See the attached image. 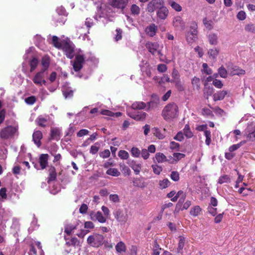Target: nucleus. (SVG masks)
I'll list each match as a JSON object with an SVG mask.
<instances>
[{
    "label": "nucleus",
    "mask_w": 255,
    "mask_h": 255,
    "mask_svg": "<svg viewBox=\"0 0 255 255\" xmlns=\"http://www.w3.org/2000/svg\"><path fill=\"white\" fill-rule=\"evenodd\" d=\"M0 196L1 198V200L3 201L7 198L6 189L5 188H1L0 189Z\"/></svg>",
    "instance_id": "nucleus-53"
},
{
    "label": "nucleus",
    "mask_w": 255,
    "mask_h": 255,
    "mask_svg": "<svg viewBox=\"0 0 255 255\" xmlns=\"http://www.w3.org/2000/svg\"><path fill=\"white\" fill-rule=\"evenodd\" d=\"M218 74L223 78H226L227 77L228 71L223 67L221 66L218 69Z\"/></svg>",
    "instance_id": "nucleus-43"
},
{
    "label": "nucleus",
    "mask_w": 255,
    "mask_h": 255,
    "mask_svg": "<svg viewBox=\"0 0 255 255\" xmlns=\"http://www.w3.org/2000/svg\"><path fill=\"white\" fill-rule=\"evenodd\" d=\"M145 47L148 51L153 55L161 57L162 56L161 50L162 46H160L157 42H147Z\"/></svg>",
    "instance_id": "nucleus-2"
},
{
    "label": "nucleus",
    "mask_w": 255,
    "mask_h": 255,
    "mask_svg": "<svg viewBox=\"0 0 255 255\" xmlns=\"http://www.w3.org/2000/svg\"><path fill=\"white\" fill-rule=\"evenodd\" d=\"M85 61V58L83 54L79 53L76 55L75 59L73 63V68L75 71H79L82 67Z\"/></svg>",
    "instance_id": "nucleus-10"
},
{
    "label": "nucleus",
    "mask_w": 255,
    "mask_h": 255,
    "mask_svg": "<svg viewBox=\"0 0 255 255\" xmlns=\"http://www.w3.org/2000/svg\"><path fill=\"white\" fill-rule=\"evenodd\" d=\"M52 43L56 47L60 48L62 47V44L60 42L59 39L56 36H53L52 37Z\"/></svg>",
    "instance_id": "nucleus-44"
},
{
    "label": "nucleus",
    "mask_w": 255,
    "mask_h": 255,
    "mask_svg": "<svg viewBox=\"0 0 255 255\" xmlns=\"http://www.w3.org/2000/svg\"><path fill=\"white\" fill-rule=\"evenodd\" d=\"M131 155L136 158H138L140 155V150L136 147H133L130 150Z\"/></svg>",
    "instance_id": "nucleus-46"
},
{
    "label": "nucleus",
    "mask_w": 255,
    "mask_h": 255,
    "mask_svg": "<svg viewBox=\"0 0 255 255\" xmlns=\"http://www.w3.org/2000/svg\"><path fill=\"white\" fill-rule=\"evenodd\" d=\"M101 114L103 115H106L110 117H118L122 115L121 112L114 113L108 110H103L101 111Z\"/></svg>",
    "instance_id": "nucleus-28"
},
{
    "label": "nucleus",
    "mask_w": 255,
    "mask_h": 255,
    "mask_svg": "<svg viewBox=\"0 0 255 255\" xmlns=\"http://www.w3.org/2000/svg\"><path fill=\"white\" fill-rule=\"evenodd\" d=\"M192 84L194 88L199 89L200 88V79L196 77H194L192 80Z\"/></svg>",
    "instance_id": "nucleus-50"
},
{
    "label": "nucleus",
    "mask_w": 255,
    "mask_h": 255,
    "mask_svg": "<svg viewBox=\"0 0 255 255\" xmlns=\"http://www.w3.org/2000/svg\"><path fill=\"white\" fill-rule=\"evenodd\" d=\"M128 115L136 121H142L145 119L146 114L141 111L128 112Z\"/></svg>",
    "instance_id": "nucleus-15"
},
{
    "label": "nucleus",
    "mask_w": 255,
    "mask_h": 255,
    "mask_svg": "<svg viewBox=\"0 0 255 255\" xmlns=\"http://www.w3.org/2000/svg\"><path fill=\"white\" fill-rule=\"evenodd\" d=\"M183 134L187 138H191L193 136V134L191 130H190V128L188 125H186L185 126V127L183 128Z\"/></svg>",
    "instance_id": "nucleus-38"
},
{
    "label": "nucleus",
    "mask_w": 255,
    "mask_h": 255,
    "mask_svg": "<svg viewBox=\"0 0 255 255\" xmlns=\"http://www.w3.org/2000/svg\"><path fill=\"white\" fill-rule=\"evenodd\" d=\"M202 67L203 68V72L206 73L208 75H210L212 73V71L211 68H210L208 64L207 63H203L202 65Z\"/></svg>",
    "instance_id": "nucleus-52"
},
{
    "label": "nucleus",
    "mask_w": 255,
    "mask_h": 255,
    "mask_svg": "<svg viewBox=\"0 0 255 255\" xmlns=\"http://www.w3.org/2000/svg\"><path fill=\"white\" fill-rule=\"evenodd\" d=\"M62 92L65 98H71L73 95V91L71 88L67 87L66 85L62 88Z\"/></svg>",
    "instance_id": "nucleus-26"
},
{
    "label": "nucleus",
    "mask_w": 255,
    "mask_h": 255,
    "mask_svg": "<svg viewBox=\"0 0 255 255\" xmlns=\"http://www.w3.org/2000/svg\"><path fill=\"white\" fill-rule=\"evenodd\" d=\"M47 75V73L43 71H40L36 73L32 78L33 83L39 86H41L43 85H45L46 81L44 78Z\"/></svg>",
    "instance_id": "nucleus-7"
},
{
    "label": "nucleus",
    "mask_w": 255,
    "mask_h": 255,
    "mask_svg": "<svg viewBox=\"0 0 255 255\" xmlns=\"http://www.w3.org/2000/svg\"><path fill=\"white\" fill-rule=\"evenodd\" d=\"M17 130L16 127L8 126L3 128L0 132V137L3 139H7L11 137Z\"/></svg>",
    "instance_id": "nucleus-8"
},
{
    "label": "nucleus",
    "mask_w": 255,
    "mask_h": 255,
    "mask_svg": "<svg viewBox=\"0 0 255 255\" xmlns=\"http://www.w3.org/2000/svg\"><path fill=\"white\" fill-rule=\"evenodd\" d=\"M184 156H185V154L183 153H181L177 152V153H174L173 154L174 159L176 161L183 158V157H184Z\"/></svg>",
    "instance_id": "nucleus-58"
},
{
    "label": "nucleus",
    "mask_w": 255,
    "mask_h": 255,
    "mask_svg": "<svg viewBox=\"0 0 255 255\" xmlns=\"http://www.w3.org/2000/svg\"><path fill=\"white\" fill-rule=\"evenodd\" d=\"M178 107L174 103L167 105L162 112V116L166 121L176 118L178 116Z\"/></svg>",
    "instance_id": "nucleus-1"
},
{
    "label": "nucleus",
    "mask_w": 255,
    "mask_h": 255,
    "mask_svg": "<svg viewBox=\"0 0 255 255\" xmlns=\"http://www.w3.org/2000/svg\"><path fill=\"white\" fill-rule=\"evenodd\" d=\"M133 184L134 186L139 188H144L146 184L142 178H136L133 181Z\"/></svg>",
    "instance_id": "nucleus-33"
},
{
    "label": "nucleus",
    "mask_w": 255,
    "mask_h": 255,
    "mask_svg": "<svg viewBox=\"0 0 255 255\" xmlns=\"http://www.w3.org/2000/svg\"><path fill=\"white\" fill-rule=\"evenodd\" d=\"M62 48L68 58L72 59L74 57L75 55L74 47L72 44L67 42L65 43L62 46Z\"/></svg>",
    "instance_id": "nucleus-12"
},
{
    "label": "nucleus",
    "mask_w": 255,
    "mask_h": 255,
    "mask_svg": "<svg viewBox=\"0 0 255 255\" xmlns=\"http://www.w3.org/2000/svg\"><path fill=\"white\" fill-rule=\"evenodd\" d=\"M237 17L240 20H245L246 18V13L244 11L241 10L238 13Z\"/></svg>",
    "instance_id": "nucleus-54"
},
{
    "label": "nucleus",
    "mask_w": 255,
    "mask_h": 255,
    "mask_svg": "<svg viewBox=\"0 0 255 255\" xmlns=\"http://www.w3.org/2000/svg\"><path fill=\"white\" fill-rule=\"evenodd\" d=\"M219 53V50L217 48L209 49L208 51V55L210 58L215 59Z\"/></svg>",
    "instance_id": "nucleus-27"
},
{
    "label": "nucleus",
    "mask_w": 255,
    "mask_h": 255,
    "mask_svg": "<svg viewBox=\"0 0 255 255\" xmlns=\"http://www.w3.org/2000/svg\"><path fill=\"white\" fill-rule=\"evenodd\" d=\"M172 77L173 80L171 81V82H175L176 81L180 80V75L178 71L174 69L172 71Z\"/></svg>",
    "instance_id": "nucleus-47"
},
{
    "label": "nucleus",
    "mask_w": 255,
    "mask_h": 255,
    "mask_svg": "<svg viewBox=\"0 0 255 255\" xmlns=\"http://www.w3.org/2000/svg\"><path fill=\"white\" fill-rule=\"evenodd\" d=\"M209 43L212 45H216L218 42L217 35L215 33H211L208 35Z\"/></svg>",
    "instance_id": "nucleus-39"
},
{
    "label": "nucleus",
    "mask_w": 255,
    "mask_h": 255,
    "mask_svg": "<svg viewBox=\"0 0 255 255\" xmlns=\"http://www.w3.org/2000/svg\"><path fill=\"white\" fill-rule=\"evenodd\" d=\"M197 24L195 22L191 23L190 30L187 33L186 39L189 43H192L197 38Z\"/></svg>",
    "instance_id": "nucleus-5"
},
{
    "label": "nucleus",
    "mask_w": 255,
    "mask_h": 255,
    "mask_svg": "<svg viewBox=\"0 0 255 255\" xmlns=\"http://www.w3.org/2000/svg\"><path fill=\"white\" fill-rule=\"evenodd\" d=\"M50 62V60L49 57L47 55L44 56L41 59V65L42 66V68L41 71H43L46 72L49 66Z\"/></svg>",
    "instance_id": "nucleus-23"
},
{
    "label": "nucleus",
    "mask_w": 255,
    "mask_h": 255,
    "mask_svg": "<svg viewBox=\"0 0 255 255\" xmlns=\"http://www.w3.org/2000/svg\"><path fill=\"white\" fill-rule=\"evenodd\" d=\"M130 167L136 174H138L141 171V164L135 161H132L130 164Z\"/></svg>",
    "instance_id": "nucleus-29"
},
{
    "label": "nucleus",
    "mask_w": 255,
    "mask_h": 255,
    "mask_svg": "<svg viewBox=\"0 0 255 255\" xmlns=\"http://www.w3.org/2000/svg\"><path fill=\"white\" fill-rule=\"evenodd\" d=\"M171 178L175 181H177L179 179V175L177 171H172L170 175Z\"/></svg>",
    "instance_id": "nucleus-56"
},
{
    "label": "nucleus",
    "mask_w": 255,
    "mask_h": 255,
    "mask_svg": "<svg viewBox=\"0 0 255 255\" xmlns=\"http://www.w3.org/2000/svg\"><path fill=\"white\" fill-rule=\"evenodd\" d=\"M88 209V207L87 204H82L81 206L80 207L79 209V212L81 214H86L87 212Z\"/></svg>",
    "instance_id": "nucleus-57"
},
{
    "label": "nucleus",
    "mask_w": 255,
    "mask_h": 255,
    "mask_svg": "<svg viewBox=\"0 0 255 255\" xmlns=\"http://www.w3.org/2000/svg\"><path fill=\"white\" fill-rule=\"evenodd\" d=\"M231 182V179L228 175H225L221 176L218 179V183L222 184L223 183H228Z\"/></svg>",
    "instance_id": "nucleus-40"
},
{
    "label": "nucleus",
    "mask_w": 255,
    "mask_h": 255,
    "mask_svg": "<svg viewBox=\"0 0 255 255\" xmlns=\"http://www.w3.org/2000/svg\"><path fill=\"white\" fill-rule=\"evenodd\" d=\"M164 5L163 0H151L147 5L146 10L148 12L152 13L155 10L159 9Z\"/></svg>",
    "instance_id": "nucleus-6"
},
{
    "label": "nucleus",
    "mask_w": 255,
    "mask_h": 255,
    "mask_svg": "<svg viewBox=\"0 0 255 255\" xmlns=\"http://www.w3.org/2000/svg\"><path fill=\"white\" fill-rule=\"evenodd\" d=\"M36 101V98L34 96L29 97L25 99V102L29 105L33 104Z\"/></svg>",
    "instance_id": "nucleus-63"
},
{
    "label": "nucleus",
    "mask_w": 255,
    "mask_h": 255,
    "mask_svg": "<svg viewBox=\"0 0 255 255\" xmlns=\"http://www.w3.org/2000/svg\"><path fill=\"white\" fill-rule=\"evenodd\" d=\"M244 136L246 137L248 141H255V122L248 124L247 127L244 130Z\"/></svg>",
    "instance_id": "nucleus-3"
},
{
    "label": "nucleus",
    "mask_w": 255,
    "mask_h": 255,
    "mask_svg": "<svg viewBox=\"0 0 255 255\" xmlns=\"http://www.w3.org/2000/svg\"><path fill=\"white\" fill-rule=\"evenodd\" d=\"M173 25L178 29L181 30L184 29V23L183 22L182 18L179 16H176L173 18Z\"/></svg>",
    "instance_id": "nucleus-20"
},
{
    "label": "nucleus",
    "mask_w": 255,
    "mask_h": 255,
    "mask_svg": "<svg viewBox=\"0 0 255 255\" xmlns=\"http://www.w3.org/2000/svg\"><path fill=\"white\" fill-rule=\"evenodd\" d=\"M213 84L216 88L219 89H221L223 86V84H222L221 81L217 79H215L214 80H213Z\"/></svg>",
    "instance_id": "nucleus-62"
},
{
    "label": "nucleus",
    "mask_w": 255,
    "mask_h": 255,
    "mask_svg": "<svg viewBox=\"0 0 255 255\" xmlns=\"http://www.w3.org/2000/svg\"><path fill=\"white\" fill-rule=\"evenodd\" d=\"M51 139L56 140L60 138V130L57 128H52L51 130Z\"/></svg>",
    "instance_id": "nucleus-30"
},
{
    "label": "nucleus",
    "mask_w": 255,
    "mask_h": 255,
    "mask_svg": "<svg viewBox=\"0 0 255 255\" xmlns=\"http://www.w3.org/2000/svg\"><path fill=\"white\" fill-rule=\"evenodd\" d=\"M168 13V9L164 5L157 10V17L160 19L164 20L167 18Z\"/></svg>",
    "instance_id": "nucleus-19"
},
{
    "label": "nucleus",
    "mask_w": 255,
    "mask_h": 255,
    "mask_svg": "<svg viewBox=\"0 0 255 255\" xmlns=\"http://www.w3.org/2000/svg\"><path fill=\"white\" fill-rule=\"evenodd\" d=\"M43 135L40 130H35L32 134V140L34 143L37 146L40 147L41 143V139L42 138Z\"/></svg>",
    "instance_id": "nucleus-16"
},
{
    "label": "nucleus",
    "mask_w": 255,
    "mask_h": 255,
    "mask_svg": "<svg viewBox=\"0 0 255 255\" xmlns=\"http://www.w3.org/2000/svg\"><path fill=\"white\" fill-rule=\"evenodd\" d=\"M201 212V208L199 206H195L191 209L190 213L191 216H198Z\"/></svg>",
    "instance_id": "nucleus-36"
},
{
    "label": "nucleus",
    "mask_w": 255,
    "mask_h": 255,
    "mask_svg": "<svg viewBox=\"0 0 255 255\" xmlns=\"http://www.w3.org/2000/svg\"><path fill=\"white\" fill-rule=\"evenodd\" d=\"M36 121L38 126L45 127L48 125V117L47 116H39Z\"/></svg>",
    "instance_id": "nucleus-24"
},
{
    "label": "nucleus",
    "mask_w": 255,
    "mask_h": 255,
    "mask_svg": "<svg viewBox=\"0 0 255 255\" xmlns=\"http://www.w3.org/2000/svg\"><path fill=\"white\" fill-rule=\"evenodd\" d=\"M208 212L213 216H215L217 214V208L215 207H212L209 206L208 207Z\"/></svg>",
    "instance_id": "nucleus-60"
},
{
    "label": "nucleus",
    "mask_w": 255,
    "mask_h": 255,
    "mask_svg": "<svg viewBox=\"0 0 255 255\" xmlns=\"http://www.w3.org/2000/svg\"><path fill=\"white\" fill-rule=\"evenodd\" d=\"M157 31V26L154 23H151L145 29L146 34L150 37H153Z\"/></svg>",
    "instance_id": "nucleus-17"
},
{
    "label": "nucleus",
    "mask_w": 255,
    "mask_h": 255,
    "mask_svg": "<svg viewBox=\"0 0 255 255\" xmlns=\"http://www.w3.org/2000/svg\"><path fill=\"white\" fill-rule=\"evenodd\" d=\"M113 214L117 221L122 224H125L128 220V214L121 209L115 210Z\"/></svg>",
    "instance_id": "nucleus-9"
},
{
    "label": "nucleus",
    "mask_w": 255,
    "mask_h": 255,
    "mask_svg": "<svg viewBox=\"0 0 255 255\" xmlns=\"http://www.w3.org/2000/svg\"><path fill=\"white\" fill-rule=\"evenodd\" d=\"M38 64V59L35 57L33 58L29 62L30 72L34 71L37 67Z\"/></svg>",
    "instance_id": "nucleus-42"
},
{
    "label": "nucleus",
    "mask_w": 255,
    "mask_h": 255,
    "mask_svg": "<svg viewBox=\"0 0 255 255\" xmlns=\"http://www.w3.org/2000/svg\"><path fill=\"white\" fill-rule=\"evenodd\" d=\"M152 168L154 173L157 175L159 174L162 171V168L157 165H152Z\"/></svg>",
    "instance_id": "nucleus-59"
},
{
    "label": "nucleus",
    "mask_w": 255,
    "mask_h": 255,
    "mask_svg": "<svg viewBox=\"0 0 255 255\" xmlns=\"http://www.w3.org/2000/svg\"><path fill=\"white\" fill-rule=\"evenodd\" d=\"M170 4L172 8L177 11H181L182 10L181 6L175 1H171Z\"/></svg>",
    "instance_id": "nucleus-51"
},
{
    "label": "nucleus",
    "mask_w": 255,
    "mask_h": 255,
    "mask_svg": "<svg viewBox=\"0 0 255 255\" xmlns=\"http://www.w3.org/2000/svg\"><path fill=\"white\" fill-rule=\"evenodd\" d=\"M49 175L47 181L48 183H49L50 181L54 180L56 178L55 168L54 167L51 166L50 167L49 169Z\"/></svg>",
    "instance_id": "nucleus-32"
},
{
    "label": "nucleus",
    "mask_w": 255,
    "mask_h": 255,
    "mask_svg": "<svg viewBox=\"0 0 255 255\" xmlns=\"http://www.w3.org/2000/svg\"><path fill=\"white\" fill-rule=\"evenodd\" d=\"M118 155L121 158L123 159H127L129 157L128 153L127 151L123 150L119 151Z\"/></svg>",
    "instance_id": "nucleus-49"
},
{
    "label": "nucleus",
    "mask_w": 255,
    "mask_h": 255,
    "mask_svg": "<svg viewBox=\"0 0 255 255\" xmlns=\"http://www.w3.org/2000/svg\"><path fill=\"white\" fill-rule=\"evenodd\" d=\"M228 73L231 75H241L245 74V71L239 68L237 66H233L228 68Z\"/></svg>",
    "instance_id": "nucleus-18"
},
{
    "label": "nucleus",
    "mask_w": 255,
    "mask_h": 255,
    "mask_svg": "<svg viewBox=\"0 0 255 255\" xmlns=\"http://www.w3.org/2000/svg\"><path fill=\"white\" fill-rule=\"evenodd\" d=\"M245 30L249 33L255 34V24L249 23L245 26Z\"/></svg>",
    "instance_id": "nucleus-35"
},
{
    "label": "nucleus",
    "mask_w": 255,
    "mask_h": 255,
    "mask_svg": "<svg viewBox=\"0 0 255 255\" xmlns=\"http://www.w3.org/2000/svg\"><path fill=\"white\" fill-rule=\"evenodd\" d=\"M106 173L108 175L115 177H118L121 174L120 172L118 170V169L115 168H109L107 170Z\"/></svg>",
    "instance_id": "nucleus-37"
},
{
    "label": "nucleus",
    "mask_w": 255,
    "mask_h": 255,
    "mask_svg": "<svg viewBox=\"0 0 255 255\" xmlns=\"http://www.w3.org/2000/svg\"><path fill=\"white\" fill-rule=\"evenodd\" d=\"M153 102L150 101L146 104L143 102H135L131 105V108L135 110H139L145 109L146 111H148L152 107Z\"/></svg>",
    "instance_id": "nucleus-11"
},
{
    "label": "nucleus",
    "mask_w": 255,
    "mask_h": 255,
    "mask_svg": "<svg viewBox=\"0 0 255 255\" xmlns=\"http://www.w3.org/2000/svg\"><path fill=\"white\" fill-rule=\"evenodd\" d=\"M116 250L118 253H125L127 248L125 243L123 242H119L115 247Z\"/></svg>",
    "instance_id": "nucleus-31"
},
{
    "label": "nucleus",
    "mask_w": 255,
    "mask_h": 255,
    "mask_svg": "<svg viewBox=\"0 0 255 255\" xmlns=\"http://www.w3.org/2000/svg\"><path fill=\"white\" fill-rule=\"evenodd\" d=\"M185 198H186L185 193L183 191L180 190V191H179L177 193L176 195L173 198H172L171 199V200L172 202H175L178 199H179L178 203L182 204L184 202Z\"/></svg>",
    "instance_id": "nucleus-21"
},
{
    "label": "nucleus",
    "mask_w": 255,
    "mask_h": 255,
    "mask_svg": "<svg viewBox=\"0 0 255 255\" xmlns=\"http://www.w3.org/2000/svg\"><path fill=\"white\" fill-rule=\"evenodd\" d=\"M128 0H109V3L115 8L124 10L128 5Z\"/></svg>",
    "instance_id": "nucleus-14"
},
{
    "label": "nucleus",
    "mask_w": 255,
    "mask_h": 255,
    "mask_svg": "<svg viewBox=\"0 0 255 255\" xmlns=\"http://www.w3.org/2000/svg\"><path fill=\"white\" fill-rule=\"evenodd\" d=\"M140 154L141 157L145 160L148 159L149 156V153L146 149H142L140 151Z\"/></svg>",
    "instance_id": "nucleus-55"
},
{
    "label": "nucleus",
    "mask_w": 255,
    "mask_h": 255,
    "mask_svg": "<svg viewBox=\"0 0 255 255\" xmlns=\"http://www.w3.org/2000/svg\"><path fill=\"white\" fill-rule=\"evenodd\" d=\"M48 155L47 154H42L39 157V163L42 169H44L47 165Z\"/></svg>",
    "instance_id": "nucleus-25"
},
{
    "label": "nucleus",
    "mask_w": 255,
    "mask_h": 255,
    "mask_svg": "<svg viewBox=\"0 0 255 255\" xmlns=\"http://www.w3.org/2000/svg\"><path fill=\"white\" fill-rule=\"evenodd\" d=\"M131 14L134 16L138 15L140 12V7L135 4H133L130 8Z\"/></svg>",
    "instance_id": "nucleus-34"
},
{
    "label": "nucleus",
    "mask_w": 255,
    "mask_h": 255,
    "mask_svg": "<svg viewBox=\"0 0 255 255\" xmlns=\"http://www.w3.org/2000/svg\"><path fill=\"white\" fill-rule=\"evenodd\" d=\"M155 158L158 163H162L166 161V157L162 153H157L155 154Z\"/></svg>",
    "instance_id": "nucleus-41"
},
{
    "label": "nucleus",
    "mask_w": 255,
    "mask_h": 255,
    "mask_svg": "<svg viewBox=\"0 0 255 255\" xmlns=\"http://www.w3.org/2000/svg\"><path fill=\"white\" fill-rule=\"evenodd\" d=\"M104 237L102 235L94 234L90 236L87 239L88 244L94 247H99L103 245Z\"/></svg>",
    "instance_id": "nucleus-4"
},
{
    "label": "nucleus",
    "mask_w": 255,
    "mask_h": 255,
    "mask_svg": "<svg viewBox=\"0 0 255 255\" xmlns=\"http://www.w3.org/2000/svg\"><path fill=\"white\" fill-rule=\"evenodd\" d=\"M170 182L167 179H164L159 181V188L162 189L166 188L170 185Z\"/></svg>",
    "instance_id": "nucleus-45"
},
{
    "label": "nucleus",
    "mask_w": 255,
    "mask_h": 255,
    "mask_svg": "<svg viewBox=\"0 0 255 255\" xmlns=\"http://www.w3.org/2000/svg\"><path fill=\"white\" fill-rule=\"evenodd\" d=\"M203 22L204 26L209 30L213 28V22L211 20L208 19L207 18H204L203 20Z\"/></svg>",
    "instance_id": "nucleus-48"
},
{
    "label": "nucleus",
    "mask_w": 255,
    "mask_h": 255,
    "mask_svg": "<svg viewBox=\"0 0 255 255\" xmlns=\"http://www.w3.org/2000/svg\"><path fill=\"white\" fill-rule=\"evenodd\" d=\"M121 169L124 174L126 175H129L130 170V169L125 164H123V165H121Z\"/></svg>",
    "instance_id": "nucleus-61"
},
{
    "label": "nucleus",
    "mask_w": 255,
    "mask_h": 255,
    "mask_svg": "<svg viewBox=\"0 0 255 255\" xmlns=\"http://www.w3.org/2000/svg\"><path fill=\"white\" fill-rule=\"evenodd\" d=\"M89 215L90 219L94 221H98L101 223H104L106 222V217L100 211H91Z\"/></svg>",
    "instance_id": "nucleus-13"
},
{
    "label": "nucleus",
    "mask_w": 255,
    "mask_h": 255,
    "mask_svg": "<svg viewBox=\"0 0 255 255\" xmlns=\"http://www.w3.org/2000/svg\"><path fill=\"white\" fill-rule=\"evenodd\" d=\"M228 94V91L225 90L219 91L213 94V97L214 101H221L224 99Z\"/></svg>",
    "instance_id": "nucleus-22"
},
{
    "label": "nucleus",
    "mask_w": 255,
    "mask_h": 255,
    "mask_svg": "<svg viewBox=\"0 0 255 255\" xmlns=\"http://www.w3.org/2000/svg\"><path fill=\"white\" fill-rule=\"evenodd\" d=\"M34 40L35 44L37 46H39L41 43L44 41V39L40 35H38L34 37Z\"/></svg>",
    "instance_id": "nucleus-64"
}]
</instances>
